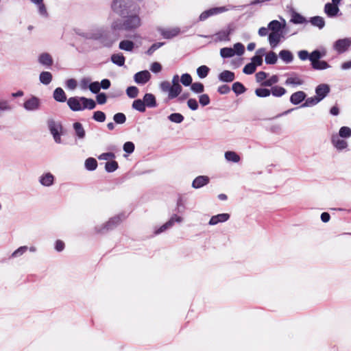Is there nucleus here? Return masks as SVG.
Returning a JSON list of instances; mask_svg holds the SVG:
<instances>
[{
    "mask_svg": "<svg viewBox=\"0 0 351 351\" xmlns=\"http://www.w3.org/2000/svg\"><path fill=\"white\" fill-rule=\"evenodd\" d=\"M111 9L121 17L110 25L111 32L115 36L119 37L123 32H134L141 26L140 8L133 0H113Z\"/></svg>",
    "mask_w": 351,
    "mask_h": 351,
    "instance_id": "obj_1",
    "label": "nucleus"
},
{
    "mask_svg": "<svg viewBox=\"0 0 351 351\" xmlns=\"http://www.w3.org/2000/svg\"><path fill=\"white\" fill-rule=\"evenodd\" d=\"M287 24L284 19L282 21L273 20L268 23V28L271 32L268 34V41L272 49L276 48L280 43L281 38L286 34Z\"/></svg>",
    "mask_w": 351,
    "mask_h": 351,
    "instance_id": "obj_2",
    "label": "nucleus"
},
{
    "mask_svg": "<svg viewBox=\"0 0 351 351\" xmlns=\"http://www.w3.org/2000/svg\"><path fill=\"white\" fill-rule=\"evenodd\" d=\"M86 39L99 40L104 46L110 47L112 42L109 40L108 33L105 29L100 28L97 29L92 32L84 33L81 35Z\"/></svg>",
    "mask_w": 351,
    "mask_h": 351,
    "instance_id": "obj_3",
    "label": "nucleus"
},
{
    "mask_svg": "<svg viewBox=\"0 0 351 351\" xmlns=\"http://www.w3.org/2000/svg\"><path fill=\"white\" fill-rule=\"evenodd\" d=\"M123 215H116L111 217L106 223L95 227V231L97 233L104 234L110 230L114 229L122 221V217Z\"/></svg>",
    "mask_w": 351,
    "mask_h": 351,
    "instance_id": "obj_4",
    "label": "nucleus"
},
{
    "mask_svg": "<svg viewBox=\"0 0 351 351\" xmlns=\"http://www.w3.org/2000/svg\"><path fill=\"white\" fill-rule=\"evenodd\" d=\"M47 125L49 130L53 136L54 141L58 144L61 143V135L62 130V125L61 123L56 122L53 119H49L47 121Z\"/></svg>",
    "mask_w": 351,
    "mask_h": 351,
    "instance_id": "obj_5",
    "label": "nucleus"
},
{
    "mask_svg": "<svg viewBox=\"0 0 351 351\" xmlns=\"http://www.w3.org/2000/svg\"><path fill=\"white\" fill-rule=\"evenodd\" d=\"M351 46V38H344L334 42L332 48L338 53L342 54L346 52Z\"/></svg>",
    "mask_w": 351,
    "mask_h": 351,
    "instance_id": "obj_6",
    "label": "nucleus"
},
{
    "mask_svg": "<svg viewBox=\"0 0 351 351\" xmlns=\"http://www.w3.org/2000/svg\"><path fill=\"white\" fill-rule=\"evenodd\" d=\"M182 220L183 219L182 217L178 216L176 214H173L166 223L154 230V234L157 235L166 231L173 227L176 222L181 223Z\"/></svg>",
    "mask_w": 351,
    "mask_h": 351,
    "instance_id": "obj_7",
    "label": "nucleus"
},
{
    "mask_svg": "<svg viewBox=\"0 0 351 351\" xmlns=\"http://www.w3.org/2000/svg\"><path fill=\"white\" fill-rule=\"evenodd\" d=\"M227 10L228 9L224 6L211 8L201 13L198 21H204L212 16L217 15Z\"/></svg>",
    "mask_w": 351,
    "mask_h": 351,
    "instance_id": "obj_8",
    "label": "nucleus"
},
{
    "mask_svg": "<svg viewBox=\"0 0 351 351\" xmlns=\"http://www.w3.org/2000/svg\"><path fill=\"white\" fill-rule=\"evenodd\" d=\"M40 100L36 96H32L23 103V108L27 111H36L40 108Z\"/></svg>",
    "mask_w": 351,
    "mask_h": 351,
    "instance_id": "obj_9",
    "label": "nucleus"
},
{
    "mask_svg": "<svg viewBox=\"0 0 351 351\" xmlns=\"http://www.w3.org/2000/svg\"><path fill=\"white\" fill-rule=\"evenodd\" d=\"M330 88L327 84H321L315 87V97L319 101H322L330 93Z\"/></svg>",
    "mask_w": 351,
    "mask_h": 351,
    "instance_id": "obj_10",
    "label": "nucleus"
},
{
    "mask_svg": "<svg viewBox=\"0 0 351 351\" xmlns=\"http://www.w3.org/2000/svg\"><path fill=\"white\" fill-rule=\"evenodd\" d=\"M158 32L164 38L171 39L180 34V29L179 27H173L169 29L159 27L158 28Z\"/></svg>",
    "mask_w": 351,
    "mask_h": 351,
    "instance_id": "obj_11",
    "label": "nucleus"
},
{
    "mask_svg": "<svg viewBox=\"0 0 351 351\" xmlns=\"http://www.w3.org/2000/svg\"><path fill=\"white\" fill-rule=\"evenodd\" d=\"M151 78V74L147 70L138 71L134 75V80L138 84H145Z\"/></svg>",
    "mask_w": 351,
    "mask_h": 351,
    "instance_id": "obj_12",
    "label": "nucleus"
},
{
    "mask_svg": "<svg viewBox=\"0 0 351 351\" xmlns=\"http://www.w3.org/2000/svg\"><path fill=\"white\" fill-rule=\"evenodd\" d=\"M324 11L328 18H335L341 15L339 6H335L330 3H326L325 4Z\"/></svg>",
    "mask_w": 351,
    "mask_h": 351,
    "instance_id": "obj_13",
    "label": "nucleus"
},
{
    "mask_svg": "<svg viewBox=\"0 0 351 351\" xmlns=\"http://www.w3.org/2000/svg\"><path fill=\"white\" fill-rule=\"evenodd\" d=\"M307 95L302 90H298L290 96L289 101L293 105H299L306 99Z\"/></svg>",
    "mask_w": 351,
    "mask_h": 351,
    "instance_id": "obj_14",
    "label": "nucleus"
},
{
    "mask_svg": "<svg viewBox=\"0 0 351 351\" xmlns=\"http://www.w3.org/2000/svg\"><path fill=\"white\" fill-rule=\"evenodd\" d=\"M67 105L73 112L82 111L80 97H71L67 100Z\"/></svg>",
    "mask_w": 351,
    "mask_h": 351,
    "instance_id": "obj_15",
    "label": "nucleus"
},
{
    "mask_svg": "<svg viewBox=\"0 0 351 351\" xmlns=\"http://www.w3.org/2000/svg\"><path fill=\"white\" fill-rule=\"evenodd\" d=\"M230 217L228 213H221L211 217L208 221L210 226H215L219 223L227 221Z\"/></svg>",
    "mask_w": 351,
    "mask_h": 351,
    "instance_id": "obj_16",
    "label": "nucleus"
},
{
    "mask_svg": "<svg viewBox=\"0 0 351 351\" xmlns=\"http://www.w3.org/2000/svg\"><path fill=\"white\" fill-rule=\"evenodd\" d=\"M209 182V177L206 176H199L193 180L191 186L193 189H197L207 185Z\"/></svg>",
    "mask_w": 351,
    "mask_h": 351,
    "instance_id": "obj_17",
    "label": "nucleus"
},
{
    "mask_svg": "<svg viewBox=\"0 0 351 351\" xmlns=\"http://www.w3.org/2000/svg\"><path fill=\"white\" fill-rule=\"evenodd\" d=\"M38 61L41 65L45 66L46 68H50L53 63L51 56L47 52L40 54L38 58Z\"/></svg>",
    "mask_w": 351,
    "mask_h": 351,
    "instance_id": "obj_18",
    "label": "nucleus"
},
{
    "mask_svg": "<svg viewBox=\"0 0 351 351\" xmlns=\"http://www.w3.org/2000/svg\"><path fill=\"white\" fill-rule=\"evenodd\" d=\"M54 180H55V177L50 172L43 173L39 178L40 184L44 186H47V187L52 186L54 183Z\"/></svg>",
    "mask_w": 351,
    "mask_h": 351,
    "instance_id": "obj_19",
    "label": "nucleus"
},
{
    "mask_svg": "<svg viewBox=\"0 0 351 351\" xmlns=\"http://www.w3.org/2000/svg\"><path fill=\"white\" fill-rule=\"evenodd\" d=\"M340 138L337 134L332 135L331 138L332 144L339 151H341L348 147V143Z\"/></svg>",
    "mask_w": 351,
    "mask_h": 351,
    "instance_id": "obj_20",
    "label": "nucleus"
},
{
    "mask_svg": "<svg viewBox=\"0 0 351 351\" xmlns=\"http://www.w3.org/2000/svg\"><path fill=\"white\" fill-rule=\"evenodd\" d=\"M143 100L146 108H154L158 106L156 97L152 93H145L143 97Z\"/></svg>",
    "mask_w": 351,
    "mask_h": 351,
    "instance_id": "obj_21",
    "label": "nucleus"
},
{
    "mask_svg": "<svg viewBox=\"0 0 351 351\" xmlns=\"http://www.w3.org/2000/svg\"><path fill=\"white\" fill-rule=\"evenodd\" d=\"M234 79V73L228 70H225L218 75V80L221 82H232Z\"/></svg>",
    "mask_w": 351,
    "mask_h": 351,
    "instance_id": "obj_22",
    "label": "nucleus"
},
{
    "mask_svg": "<svg viewBox=\"0 0 351 351\" xmlns=\"http://www.w3.org/2000/svg\"><path fill=\"white\" fill-rule=\"evenodd\" d=\"M310 62L311 63L320 60L322 58L326 56V50L325 48L317 49L310 53Z\"/></svg>",
    "mask_w": 351,
    "mask_h": 351,
    "instance_id": "obj_23",
    "label": "nucleus"
},
{
    "mask_svg": "<svg viewBox=\"0 0 351 351\" xmlns=\"http://www.w3.org/2000/svg\"><path fill=\"white\" fill-rule=\"evenodd\" d=\"M233 31V29H232L230 26L226 29L223 30H221L216 33V40L217 41H229L230 40V35Z\"/></svg>",
    "mask_w": 351,
    "mask_h": 351,
    "instance_id": "obj_24",
    "label": "nucleus"
},
{
    "mask_svg": "<svg viewBox=\"0 0 351 351\" xmlns=\"http://www.w3.org/2000/svg\"><path fill=\"white\" fill-rule=\"evenodd\" d=\"M303 84L304 81L295 73H292L291 76L285 82V84L287 86L292 85L293 86H301Z\"/></svg>",
    "mask_w": 351,
    "mask_h": 351,
    "instance_id": "obj_25",
    "label": "nucleus"
},
{
    "mask_svg": "<svg viewBox=\"0 0 351 351\" xmlns=\"http://www.w3.org/2000/svg\"><path fill=\"white\" fill-rule=\"evenodd\" d=\"M80 100L82 104V111L85 109L93 110L96 107V101L93 99L80 97Z\"/></svg>",
    "mask_w": 351,
    "mask_h": 351,
    "instance_id": "obj_26",
    "label": "nucleus"
},
{
    "mask_svg": "<svg viewBox=\"0 0 351 351\" xmlns=\"http://www.w3.org/2000/svg\"><path fill=\"white\" fill-rule=\"evenodd\" d=\"M53 99L58 101V102H60V103H63V102H65L66 101H67L68 99H66V93L64 91V90L60 88V87H58L56 88L54 90H53Z\"/></svg>",
    "mask_w": 351,
    "mask_h": 351,
    "instance_id": "obj_27",
    "label": "nucleus"
},
{
    "mask_svg": "<svg viewBox=\"0 0 351 351\" xmlns=\"http://www.w3.org/2000/svg\"><path fill=\"white\" fill-rule=\"evenodd\" d=\"M73 128L75 132V135L78 139H84L86 136V132L82 125L80 122H75L73 124Z\"/></svg>",
    "mask_w": 351,
    "mask_h": 351,
    "instance_id": "obj_28",
    "label": "nucleus"
},
{
    "mask_svg": "<svg viewBox=\"0 0 351 351\" xmlns=\"http://www.w3.org/2000/svg\"><path fill=\"white\" fill-rule=\"evenodd\" d=\"M308 21L313 26L318 27L319 29H322L326 25L324 19L319 16H312Z\"/></svg>",
    "mask_w": 351,
    "mask_h": 351,
    "instance_id": "obj_29",
    "label": "nucleus"
},
{
    "mask_svg": "<svg viewBox=\"0 0 351 351\" xmlns=\"http://www.w3.org/2000/svg\"><path fill=\"white\" fill-rule=\"evenodd\" d=\"M313 69L316 71H322L331 67V66L325 60H317L311 63Z\"/></svg>",
    "mask_w": 351,
    "mask_h": 351,
    "instance_id": "obj_30",
    "label": "nucleus"
},
{
    "mask_svg": "<svg viewBox=\"0 0 351 351\" xmlns=\"http://www.w3.org/2000/svg\"><path fill=\"white\" fill-rule=\"evenodd\" d=\"M110 60L113 64L119 66H123L125 62V58L121 53L112 54L110 57Z\"/></svg>",
    "mask_w": 351,
    "mask_h": 351,
    "instance_id": "obj_31",
    "label": "nucleus"
},
{
    "mask_svg": "<svg viewBox=\"0 0 351 351\" xmlns=\"http://www.w3.org/2000/svg\"><path fill=\"white\" fill-rule=\"evenodd\" d=\"M280 58L288 64L293 60V55L289 50L282 49L279 52Z\"/></svg>",
    "mask_w": 351,
    "mask_h": 351,
    "instance_id": "obj_32",
    "label": "nucleus"
},
{
    "mask_svg": "<svg viewBox=\"0 0 351 351\" xmlns=\"http://www.w3.org/2000/svg\"><path fill=\"white\" fill-rule=\"evenodd\" d=\"M119 48L121 50L131 52L134 48V43L130 40H123L119 43Z\"/></svg>",
    "mask_w": 351,
    "mask_h": 351,
    "instance_id": "obj_33",
    "label": "nucleus"
},
{
    "mask_svg": "<svg viewBox=\"0 0 351 351\" xmlns=\"http://www.w3.org/2000/svg\"><path fill=\"white\" fill-rule=\"evenodd\" d=\"M52 78V74L49 71H42L39 75V80L44 85L49 84Z\"/></svg>",
    "mask_w": 351,
    "mask_h": 351,
    "instance_id": "obj_34",
    "label": "nucleus"
},
{
    "mask_svg": "<svg viewBox=\"0 0 351 351\" xmlns=\"http://www.w3.org/2000/svg\"><path fill=\"white\" fill-rule=\"evenodd\" d=\"M84 166L86 170L93 171L97 167V161L95 158L90 157L88 158L84 162Z\"/></svg>",
    "mask_w": 351,
    "mask_h": 351,
    "instance_id": "obj_35",
    "label": "nucleus"
},
{
    "mask_svg": "<svg viewBox=\"0 0 351 351\" xmlns=\"http://www.w3.org/2000/svg\"><path fill=\"white\" fill-rule=\"evenodd\" d=\"M232 90L237 95H239L244 93L247 88L241 82H236L233 83Z\"/></svg>",
    "mask_w": 351,
    "mask_h": 351,
    "instance_id": "obj_36",
    "label": "nucleus"
},
{
    "mask_svg": "<svg viewBox=\"0 0 351 351\" xmlns=\"http://www.w3.org/2000/svg\"><path fill=\"white\" fill-rule=\"evenodd\" d=\"M132 107L133 109L140 112H145L146 110L145 103L143 102V100L141 99L134 100L132 104Z\"/></svg>",
    "mask_w": 351,
    "mask_h": 351,
    "instance_id": "obj_37",
    "label": "nucleus"
},
{
    "mask_svg": "<svg viewBox=\"0 0 351 351\" xmlns=\"http://www.w3.org/2000/svg\"><path fill=\"white\" fill-rule=\"evenodd\" d=\"M319 103V101L315 96L311 97H306L304 102L301 104L300 108L313 107Z\"/></svg>",
    "mask_w": 351,
    "mask_h": 351,
    "instance_id": "obj_38",
    "label": "nucleus"
},
{
    "mask_svg": "<svg viewBox=\"0 0 351 351\" xmlns=\"http://www.w3.org/2000/svg\"><path fill=\"white\" fill-rule=\"evenodd\" d=\"M293 24H303L307 23V21L304 16L298 12H294L292 14L291 21Z\"/></svg>",
    "mask_w": 351,
    "mask_h": 351,
    "instance_id": "obj_39",
    "label": "nucleus"
},
{
    "mask_svg": "<svg viewBox=\"0 0 351 351\" xmlns=\"http://www.w3.org/2000/svg\"><path fill=\"white\" fill-rule=\"evenodd\" d=\"M182 88L181 85L171 86V90L168 95L169 99H174L177 97L182 92Z\"/></svg>",
    "mask_w": 351,
    "mask_h": 351,
    "instance_id": "obj_40",
    "label": "nucleus"
},
{
    "mask_svg": "<svg viewBox=\"0 0 351 351\" xmlns=\"http://www.w3.org/2000/svg\"><path fill=\"white\" fill-rule=\"evenodd\" d=\"M270 91L273 96L277 97H282L287 93V90L285 88L279 86H272Z\"/></svg>",
    "mask_w": 351,
    "mask_h": 351,
    "instance_id": "obj_41",
    "label": "nucleus"
},
{
    "mask_svg": "<svg viewBox=\"0 0 351 351\" xmlns=\"http://www.w3.org/2000/svg\"><path fill=\"white\" fill-rule=\"evenodd\" d=\"M185 202L186 201L182 198V197L179 196V197L177 199L175 211L178 213L182 214L186 209Z\"/></svg>",
    "mask_w": 351,
    "mask_h": 351,
    "instance_id": "obj_42",
    "label": "nucleus"
},
{
    "mask_svg": "<svg viewBox=\"0 0 351 351\" xmlns=\"http://www.w3.org/2000/svg\"><path fill=\"white\" fill-rule=\"evenodd\" d=\"M278 60V56L274 51H269L265 55V61L267 64H275Z\"/></svg>",
    "mask_w": 351,
    "mask_h": 351,
    "instance_id": "obj_43",
    "label": "nucleus"
},
{
    "mask_svg": "<svg viewBox=\"0 0 351 351\" xmlns=\"http://www.w3.org/2000/svg\"><path fill=\"white\" fill-rule=\"evenodd\" d=\"M119 168L118 162L116 160L106 162L105 164V170L108 173H112Z\"/></svg>",
    "mask_w": 351,
    "mask_h": 351,
    "instance_id": "obj_44",
    "label": "nucleus"
},
{
    "mask_svg": "<svg viewBox=\"0 0 351 351\" xmlns=\"http://www.w3.org/2000/svg\"><path fill=\"white\" fill-rule=\"evenodd\" d=\"M225 158L228 161L238 162L240 160V156L233 151H228L225 153Z\"/></svg>",
    "mask_w": 351,
    "mask_h": 351,
    "instance_id": "obj_45",
    "label": "nucleus"
},
{
    "mask_svg": "<svg viewBox=\"0 0 351 351\" xmlns=\"http://www.w3.org/2000/svg\"><path fill=\"white\" fill-rule=\"evenodd\" d=\"M220 56L222 58H230L234 56L232 47H223L220 49Z\"/></svg>",
    "mask_w": 351,
    "mask_h": 351,
    "instance_id": "obj_46",
    "label": "nucleus"
},
{
    "mask_svg": "<svg viewBox=\"0 0 351 351\" xmlns=\"http://www.w3.org/2000/svg\"><path fill=\"white\" fill-rule=\"evenodd\" d=\"M210 69L206 65H202L197 69V74L201 79H204L208 75Z\"/></svg>",
    "mask_w": 351,
    "mask_h": 351,
    "instance_id": "obj_47",
    "label": "nucleus"
},
{
    "mask_svg": "<svg viewBox=\"0 0 351 351\" xmlns=\"http://www.w3.org/2000/svg\"><path fill=\"white\" fill-rule=\"evenodd\" d=\"M338 136L344 138H350L351 136V128L348 126H342L339 129Z\"/></svg>",
    "mask_w": 351,
    "mask_h": 351,
    "instance_id": "obj_48",
    "label": "nucleus"
},
{
    "mask_svg": "<svg viewBox=\"0 0 351 351\" xmlns=\"http://www.w3.org/2000/svg\"><path fill=\"white\" fill-rule=\"evenodd\" d=\"M95 121L102 123L104 122L106 119V114L100 110H97L93 112V117Z\"/></svg>",
    "mask_w": 351,
    "mask_h": 351,
    "instance_id": "obj_49",
    "label": "nucleus"
},
{
    "mask_svg": "<svg viewBox=\"0 0 351 351\" xmlns=\"http://www.w3.org/2000/svg\"><path fill=\"white\" fill-rule=\"evenodd\" d=\"M168 119L170 121L176 123H180L184 120V116L181 114L180 113H172L169 117Z\"/></svg>",
    "mask_w": 351,
    "mask_h": 351,
    "instance_id": "obj_50",
    "label": "nucleus"
},
{
    "mask_svg": "<svg viewBox=\"0 0 351 351\" xmlns=\"http://www.w3.org/2000/svg\"><path fill=\"white\" fill-rule=\"evenodd\" d=\"M191 90L194 93H202L204 91V86L201 82H195L193 84L191 83Z\"/></svg>",
    "mask_w": 351,
    "mask_h": 351,
    "instance_id": "obj_51",
    "label": "nucleus"
},
{
    "mask_svg": "<svg viewBox=\"0 0 351 351\" xmlns=\"http://www.w3.org/2000/svg\"><path fill=\"white\" fill-rule=\"evenodd\" d=\"M232 50L234 51V55L241 56L245 52V47L242 43H237L233 45Z\"/></svg>",
    "mask_w": 351,
    "mask_h": 351,
    "instance_id": "obj_52",
    "label": "nucleus"
},
{
    "mask_svg": "<svg viewBox=\"0 0 351 351\" xmlns=\"http://www.w3.org/2000/svg\"><path fill=\"white\" fill-rule=\"evenodd\" d=\"M126 94L130 98H136L138 94V88L134 86H129L126 89Z\"/></svg>",
    "mask_w": 351,
    "mask_h": 351,
    "instance_id": "obj_53",
    "label": "nucleus"
},
{
    "mask_svg": "<svg viewBox=\"0 0 351 351\" xmlns=\"http://www.w3.org/2000/svg\"><path fill=\"white\" fill-rule=\"evenodd\" d=\"M113 120L117 124H123L126 121V116L123 112H117L114 114Z\"/></svg>",
    "mask_w": 351,
    "mask_h": 351,
    "instance_id": "obj_54",
    "label": "nucleus"
},
{
    "mask_svg": "<svg viewBox=\"0 0 351 351\" xmlns=\"http://www.w3.org/2000/svg\"><path fill=\"white\" fill-rule=\"evenodd\" d=\"M255 94L258 97H267L270 95L271 91L265 88H258L255 90Z\"/></svg>",
    "mask_w": 351,
    "mask_h": 351,
    "instance_id": "obj_55",
    "label": "nucleus"
},
{
    "mask_svg": "<svg viewBox=\"0 0 351 351\" xmlns=\"http://www.w3.org/2000/svg\"><path fill=\"white\" fill-rule=\"evenodd\" d=\"M165 43L158 42L152 44L149 48L147 50L145 53L148 56H152L157 49L163 46Z\"/></svg>",
    "mask_w": 351,
    "mask_h": 351,
    "instance_id": "obj_56",
    "label": "nucleus"
},
{
    "mask_svg": "<svg viewBox=\"0 0 351 351\" xmlns=\"http://www.w3.org/2000/svg\"><path fill=\"white\" fill-rule=\"evenodd\" d=\"M192 80V77L189 73H184L181 75L180 82L184 86H190Z\"/></svg>",
    "mask_w": 351,
    "mask_h": 351,
    "instance_id": "obj_57",
    "label": "nucleus"
},
{
    "mask_svg": "<svg viewBox=\"0 0 351 351\" xmlns=\"http://www.w3.org/2000/svg\"><path fill=\"white\" fill-rule=\"evenodd\" d=\"M256 67L253 63H247L243 69V72L246 75L253 74L256 71Z\"/></svg>",
    "mask_w": 351,
    "mask_h": 351,
    "instance_id": "obj_58",
    "label": "nucleus"
},
{
    "mask_svg": "<svg viewBox=\"0 0 351 351\" xmlns=\"http://www.w3.org/2000/svg\"><path fill=\"white\" fill-rule=\"evenodd\" d=\"M134 149H135V145L134 144L131 142V141H128V142H125L124 144H123V149L125 152H126L127 154H132L134 152Z\"/></svg>",
    "mask_w": 351,
    "mask_h": 351,
    "instance_id": "obj_59",
    "label": "nucleus"
},
{
    "mask_svg": "<svg viewBox=\"0 0 351 351\" xmlns=\"http://www.w3.org/2000/svg\"><path fill=\"white\" fill-rule=\"evenodd\" d=\"M278 82V77L276 75H274L270 77L268 80L262 82V85L264 86H271L273 84H276Z\"/></svg>",
    "mask_w": 351,
    "mask_h": 351,
    "instance_id": "obj_60",
    "label": "nucleus"
},
{
    "mask_svg": "<svg viewBox=\"0 0 351 351\" xmlns=\"http://www.w3.org/2000/svg\"><path fill=\"white\" fill-rule=\"evenodd\" d=\"M88 88L90 91L94 94L99 93L101 86H99V82H91L90 84H88Z\"/></svg>",
    "mask_w": 351,
    "mask_h": 351,
    "instance_id": "obj_61",
    "label": "nucleus"
},
{
    "mask_svg": "<svg viewBox=\"0 0 351 351\" xmlns=\"http://www.w3.org/2000/svg\"><path fill=\"white\" fill-rule=\"evenodd\" d=\"M27 250L28 247L27 246H21L12 254L11 257H19L23 255L25 252H26Z\"/></svg>",
    "mask_w": 351,
    "mask_h": 351,
    "instance_id": "obj_62",
    "label": "nucleus"
},
{
    "mask_svg": "<svg viewBox=\"0 0 351 351\" xmlns=\"http://www.w3.org/2000/svg\"><path fill=\"white\" fill-rule=\"evenodd\" d=\"M199 102L202 106L208 105L210 102L209 96L207 94H202L199 95Z\"/></svg>",
    "mask_w": 351,
    "mask_h": 351,
    "instance_id": "obj_63",
    "label": "nucleus"
},
{
    "mask_svg": "<svg viewBox=\"0 0 351 351\" xmlns=\"http://www.w3.org/2000/svg\"><path fill=\"white\" fill-rule=\"evenodd\" d=\"M107 101V96L105 93H99L96 96V101L98 104H104Z\"/></svg>",
    "mask_w": 351,
    "mask_h": 351,
    "instance_id": "obj_64",
    "label": "nucleus"
}]
</instances>
